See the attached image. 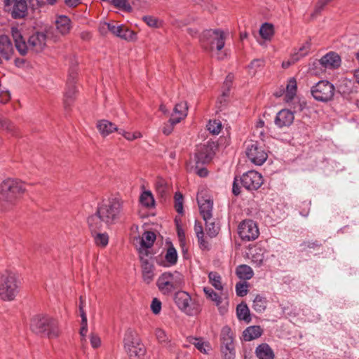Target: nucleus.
I'll return each instance as SVG.
<instances>
[{"label": "nucleus", "mask_w": 359, "mask_h": 359, "mask_svg": "<svg viewBox=\"0 0 359 359\" xmlns=\"http://www.w3.org/2000/svg\"><path fill=\"white\" fill-rule=\"evenodd\" d=\"M14 49L13 43L7 35L0 36V55L6 60L11 59Z\"/></svg>", "instance_id": "obj_19"}, {"label": "nucleus", "mask_w": 359, "mask_h": 359, "mask_svg": "<svg viewBox=\"0 0 359 359\" xmlns=\"http://www.w3.org/2000/svg\"><path fill=\"white\" fill-rule=\"evenodd\" d=\"M142 137V133L139 131L134 133L127 132V133L124 134V137L128 141H133L136 139L141 138Z\"/></svg>", "instance_id": "obj_60"}, {"label": "nucleus", "mask_w": 359, "mask_h": 359, "mask_svg": "<svg viewBox=\"0 0 359 359\" xmlns=\"http://www.w3.org/2000/svg\"><path fill=\"white\" fill-rule=\"evenodd\" d=\"M142 278L145 283H150L154 276V265L147 259L141 258Z\"/></svg>", "instance_id": "obj_23"}, {"label": "nucleus", "mask_w": 359, "mask_h": 359, "mask_svg": "<svg viewBox=\"0 0 359 359\" xmlns=\"http://www.w3.org/2000/svg\"><path fill=\"white\" fill-rule=\"evenodd\" d=\"M155 241V233L152 231H146L141 238V248L145 249L149 248L153 245Z\"/></svg>", "instance_id": "obj_38"}, {"label": "nucleus", "mask_w": 359, "mask_h": 359, "mask_svg": "<svg viewBox=\"0 0 359 359\" xmlns=\"http://www.w3.org/2000/svg\"><path fill=\"white\" fill-rule=\"evenodd\" d=\"M28 43L35 51H42L45 48V33L37 32L32 35L28 40Z\"/></svg>", "instance_id": "obj_22"}, {"label": "nucleus", "mask_w": 359, "mask_h": 359, "mask_svg": "<svg viewBox=\"0 0 359 359\" xmlns=\"http://www.w3.org/2000/svg\"><path fill=\"white\" fill-rule=\"evenodd\" d=\"M194 231H195L196 237L204 236L203 226L200 222H198L197 221L195 222Z\"/></svg>", "instance_id": "obj_63"}, {"label": "nucleus", "mask_w": 359, "mask_h": 359, "mask_svg": "<svg viewBox=\"0 0 359 359\" xmlns=\"http://www.w3.org/2000/svg\"><path fill=\"white\" fill-rule=\"evenodd\" d=\"M265 250L259 246L250 249L251 260L257 266L262 265L264 259Z\"/></svg>", "instance_id": "obj_29"}, {"label": "nucleus", "mask_w": 359, "mask_h": 359, "mask_svg": "<svg viewBox=\"0 0 359 359\" xmlns=\"http://www.w3.org/2000/svg\"><path fill=\"white\" fill-rule=\"evenodd\" d=\"M91 231L92 236L93 237L95 245L100 248H104L109 243V236L107 233H100L98 231Z\"/></svg>", "instance_id": "obj_32"}, {"label": "nucleus", "mask_w": 359, "mask_h": 359, "mask_svg": "<svg viewBox=\"0 0 359 359\" xmlns=\"http://www.w3.org/2000/svg\"><path fill=\"white\" fill-rule=\"evenodd\" d=\"M311 48V43L309 41H306L304 44H302L297 52L294 53L292 55L291 60H292V62L294 63L299 60H300L302 57L306 56L308 55L309 50Z\"/></svg>", "instance_id": "obj_36"}, {"label": "nucleus", "mask_w": 359, "mask_h": 359, "mask_svg": "<svg viewBox=\"0 0 359 359\" xmlns=\"http://www.w3.org/2000/svg\"><path fill=\"white\" fill-rule=\"evenodd\" d=\"M42 3V0H4V6L9 11L11 6L13 4L11 16L14 19L25 18L27 15L29 8L37 9L41 6Z\"/></svg>", "instance_id": "obj_6"}, {"label": "nucleus", "mask_w": 359, "mask_h": 359, "mask_svg": "<svg viewBox=\"0 0 359 359\" xmlns=\"http://www.w3.org/2000/svg\"><path fill=\"white\" fill-rule=\"evenodd\" d=\"M175 208L179 214L183 213V196L180 192L175 194Z\"/></svg>", "instance_id": "obj_52"}, {"label": "nucleus", "mask_w": 359, "mask_h": 359, "mask_svg": "<svg viewBox=\"0 0 359 359\" xmlns=\"http://www.w3.org/2000/svg\"><path fill=\"white\" fill-rule=\"evenodd\" d=\"M197 202L199 207L200 214L203 220L212 217L213 201L203 193H199L197 196Z\"/></svg>", "instance_id": "obj_15"}, {"label": "nucleus", "mask_w": 359, "mask_h": 359, "mask_svg": "<svg viewBox=\"0 0 359 359\" xmlns=\"http://www.w3.org/2000/svg\"><path fill=\"white\" fill-rule=\"evenodd\" d=\"M0 128L8 132L14 133L15 126L7 119L0 117Z\"/></svg>", "instance_id": "obj_56"}, {"label": "nucleus", "mask_w": 359, "mask_h": 359, "mask_svg": "<svg viewBox=\"0 0 359 359\" xmlns=\"http://www.w3.org/2000/svg\"><path fill=\"white\" fill-rule=\"evenodd\" d=\"M189 342L193 344L201 352L207 353L205 348V344L201 339L195 337H190Z\"/></svg>", "instance_id": "obj_54"}, {"label": "nucleus", "mask_w": 359, "mask_h": 359, "mask_svg": "<svg viewBox=\"0 0 359 359\" xmlns=\"http://www.w3.org/2000/svg\"><path fill=\"white\" fill-rule=\"evenodd\" d=\"M340 56L334 53L330 52L319 60V64L325 69H334L341 65Z\"/></svg>", "instance_id": "obj_17"}, {"label": "nucleus", "mask_w": 359, "mask_h": 359, "mask_svg": "<svg viewBox=\"0 0 359 359\" xmlns=\"http://www.w3.org/2000/svg\"><path fill=\"white\" fill-rule=\"evenodd\" d=\"M222 359H235V348H228L221 349Z\"/></svg>", "instance_id": "obj_55"}, {"label": "nucleus", "mask_w": 359, "mask_h": 359, "mask_svg": "<svg viewBox=\"0 0 359 359\" xmlns=\"http://www.w3.org/2000/svg\"><path fill=\"white\" fill-rule=\"evenodd\" d=\"M255 355L259 359H274V352L266 343L259 344L255 349Z\"/></svg>", "instance_id": "obj_26"}, {"label": "nucleus", "mask_w": 359, "mask_h": 359, "mask_svg": "<svg viewBox=\"0 0 359 359\" xmlns=\"http://www.w3.org/2000/svg\"><path fill=\"white\" fill-rule=\"evenodd\" d=\"M209 283L217 290H223L221 276L215 271H211L208 273Z\"/></svg>", "instance_id": "obj_39"}, {"label": "nucleus", "mask_w": 359, "mask_h": 359, "mask_svg": "<svg viewBox=\"0 0 359 359\" xmlns=\"http://www.w3.org/2000/svg\"><path fill=\"white\" fill-rule=\"evenodd\" d=\"M332 1V0H318L315 7V13L317 14L320 13L325 6Z\"/></svg>", "instance_id": "obj_59"}, {"label": "nucleus", "mask_w": 359, "mask_h": 359, "mask_svg": "<svg viewBox=\"0 0 359 359\" xmlns=\"http://www.w3.org/2000/svg\"><path fill=\"white\" fill-rule=\"evenodd\" d=\"M140 201L142 205L147 208L154 205V198L150 191H144L140 196Z\"/></svg>", "instance_id": "obj_44"}, {"label": "nucleus", "mask_w": 359, "mask_h": 359, "mask_svg": "<svg viewBox=\"0 0 359 359\" xmlns=\"http://www.w3.org/2000/svg\"><path fill=\"white\" fill-rule=\"evenodd\" d=\"M297 93V81L294 78H291L287 84L285 89V101L290 102L293 100Z\"/></svg>", "instance_id": "obj_30"}, {"label": "nucleus", "mask_w": 359, "mask_h": 359, "mask_svg": "<svg viewBox=\"0 0 359 359\" xmlns=\"http://www.w3.org/2000/svg\"><path fill=\"white\" fill-rule=\"evenodd\" d=\"M293 112L288 109L280 110L276 116L275 124L280 128L290 126L294 121Z\"/></svg>", "instance_id": "obj_18"}, {"label": "nucleus", "mask_w": 359, "mask_h": 359, "mask_svg": "<svg viewBox=\"0 0 359 359\" xmlns=\"http://www.w3.org/2000/svg\"><path fill=\"white\" fill-rule=\"evenodd\" d=\"M236 316L238 320H244L246 323L251 321L250 310L245 303H241L236 307Z\"/></svg>", "instance_id": "obj_31"}, {"label": "nucleus", "mask_w": 359, "mask_h": 359, "mask_svg": "<svg viewBox=\"0 0 359 359\" xmlns=\"http://www.w3.org/2000/svg\"><path fill=\"white\" fill-rule=\"evenodd\" d=\"M30 329L36 334H43L45 332V318L43 315H36L31 320Z\"/></svg>", "instance_id": "obj_25"}, {"label": "nucleus", "mask_w": 359, "mask_h": 359, "mask_svg": "<svg viewBox=\"0 0 359 359\" xmlns=\"http://www.w3.org/2000/svg\"><path fill=\"white\" fill-rule=\"evenodd\" d=\"M217 149V145L214 142L208 141L207 143L198 145L195 153V161L197 166L199 164H205L211 161Z\"/></svg>", "instance_id": "obj_12"}, {"label": "nucleus", "mask_w": 359, "mask_h": 359, "mask_svg": "<svg viewBox=\"0 0 359 359\" xmlns=\"http://www.w3.org/2000/svg\"><path fill=\"white\" fill-rule=\"evenodd\" d=\"M81 327L80 330V334L85 337L87 332H88V323H87V316L85 311L82 310V307L81 306Z\"/></svg>", "instance_id": "obj_53"}, {"label": "nucleus", "mask_w": 359, "mask_h": 359, "mask_svg": "<svg viewBox=\"0 0 359 359\" xmlns=\"http://www.w3.org/2000/svg\"><path fill=\"white\" fill-rule=\"evenodd\" d=\"M245 146L246 155L252 163L261 165L266 161L268 155L261 143L250 140L245 142Z\"/></svg>", "instance_id": "obj_10"}, {"label": "nucleus", "mask_w": 359, "mask_h": 359, "mask_svg": "<svg viewBox=\"0 0 359 359\" xmlns=\"http://www.w3.org/2000/svg\"><path fill=\"white\" fill-rule=\"evenodd\" d=\"M177 232L180 244L183 246L185 244V233L178 224H177Z\"/></svg>", "instance_id": "obj_62"}, {"label": "nucleus", "mask_w": 359, "mask_h": 359, "mask_svg": "<svg viewBox=\"0 0 359 359\" xmlns=\"http://www.w3.org/2000/svg\"><path fill=\"white\" fill-rule=\"evenodd\" d=\"M262 334V330L260 326L253 325L247 327L243 333L245 341H252L259 338Z\"/></svg>", "instance_id": "obj_28"}, {"label": "nucleus", "mask_w": 359, "mask_h": 359, "mask_svg": "<svg viewBox=\"0 0 359 359\" xmlns=\"http://www.w3.org/2000/svg\"><path fill=\"white\" fill-rule=\"evenodd\" d=\"M123 343L124 349L130 359H145L146 348L144 346L134 341L131 332L126 334Z\"/></svg>", "instance_id": "obj_11"}, {"label": "nucleus", "mask_w": 359, "mask_h": 359, "mask_svg": "<svg viewBox=\"0 0 359 359\" xmlns=\"http://www.w3.org/2000/svg\"><path fill=\"white\" fill-rule=\"evenodd\" d=\"M236 273L240 279L250 280L254 275L252 268L246 264L237 266Z\"/></svg>", "instance_id": "obj_33"}, {"label": "nucleus", "mask_w": 359, "mask_h": 359, "mask_svg": "<svg viewBox=\"0 0 359 359\" xmlns=\"http://www.w3.org/2000/svg\"><path fill=\"white\" fill-rule=\"evenodd\" d=\"M178 123H180L179 118H175V116H171L168 122L165 123L163 127L162 131L163 134L166 135H170L173 130L174 126Z\"/></svg>", "instance_id": "obj_48"}, {"label": "nucleus", "mask_w": 359, "mask_h": 359, "mask_svg": "<svg viewBox=\"0 0 359 359\" xmlns=\"http://www.w3.org/2000/svg\"><path fill=\"white\" fill-rule=\"evenodd\" d=\"M25 190L22 182L7 179L1 185V199L13 203Z\"/></svg>", "instance_id": "obj_7"}, {"label": "nucleus", "mask_w": 359, "mask_h": 359, "mask_svg": "<svg viewBox=\"0 0 359 359\" xmlns=\"http://www.w3.org/2000/svg\"><path fill=\"white\" fill-rule=\"evenodd\" d=\"M175 302L178 308L188 316H196L201 311L200 304L184 291L177 292Z\"/></svg>", "instance_id": "obj_8"}, {"label": "nucleus", "mask_w": 359, "mask_h": 359, "mask_svg": "<svg viewBox=\"0 0 359 359\" xmlns=\"http://www.w3.org/2000/svg\"><path fill=\"white\" fill-rule=\"evenodd\" d=\"M97 128L103 137L108 136L113 132L118 130V128L114 123L106 119L97 121Z\"/></svg>", "instance_id": "obj_24"}, {"label": "nucleus", "mask_w": 359, "mask_h": 359, "mask_svg": "<svg viewBox=\"0 0 359 359\" xmlns=\"http://www.w3.org/2000/svg\"><path fill=\"white\" fill-rule=\"evenodd\" d=\"M155 335L158 341L161 344L168 345L170 341L165 330L161 328L156 329Z\"/></svg>", "instance_id": "obj_47"}, {"label": "nucleus", "mask_w": 359, "mask_h": 359, "mask_svg": "<svg viewBox=\"0 0 359 359\" xmlns=\"http://www.w3.org/2000/svg\"><path fill=\"white\" fill-rule=\"evenodd\" d=\"M11 35L17 50L21 55H25L27 53L28 46L20 31L17 27H13L11 28Z\"/></svg>", "instance_id": "obj_20"}, {"label": "nucleus", "mask_w": 359, "mask_h": 359, "mask_svg": "<svg viewBox=\"0 0 359 359\" xmlns=\"http://www.w3.org/2000/svg\"><path fill=\"white\" fill-rule=\"evenodd\" d=\"M335 88L334 85L328 81L322 80L318 81L311 88V93L313 97L321 102H328L331 101L334 95Z\"/></svg>", "instance_id": "obj_9"}, {"label": "nucleus", "mask_w": 359, "mask_h": 359, "mask_svg": "<svg viewBox=\"0 0 359 359\" xmlns=\"http://www.w3.org/2000/svg\"><path fill=\"white\" fill-rule=\"evenodd\" d=\"M111 33L113 35L128 41H133L137 39L135 33L124 25H116L111 23Z\"/></svg>", "instance_id": "obj_16"}, {"label": "nucleus", "mask_w": 359, "mask_h": 359, "mask_svg": "<svg viewBox=\"0 0 359 359\" xmlns=\"http://www.w3.org/2000/svg\"><path fill=\"white\" fill-rule=\"evenodd\" d=\"M226 35L227 33L219 29H206L201 34L199 41L205 50L220 51L224 47Z\"/></svg>", "instance_id": "obj_3"}, {"label": "nucleus", "mask_w": 359, "mask_h": 359, "mask_svg": "<svg viewBox=\"0 0 359 359\" xmlns=\"http://www.w3.org/2000/svg\"><path fill=\"white\" fill-rule=\"evenodd\" d=\"M264 65V62L261 59H255L253 60L248 66L249 72L252 75H255L258 70V69L263 67Z\"/></svg>", "instance_id": "obj_50"}, {"label": "nucleus", "mask_w": 359, "mask_h": 359, "mask_svg": "<svg viewBox=\"0 0 359 359\" xmlns=\"http://www.w3.org/2000/svg\"><path fill=\"white\" fill-rule=\"evenodd\" d=\"M259 34L265 40L271 39L273 35V27L271 24L265 22L259 29Z\"/></svg>", "instance_id": "obj_42"}, {"label": "nucleus", "mask_w": 359, "mask_h": 359, "mask_svg": "<svg viewBox=\"0 0 359 359\" xmlns=\"http://www.w3.org/2000/svg\"><path fill=\"white\" fill-rule=\"evenodd\" d=\"M234 334L229 326L222 327L220 334L221 349L235 348Z\"/></svg>", "instance_id": "obj_21"}, {"label": "nucleus", "mask_w": 359, "mask_h": 359, "mask_svg": "<svg viewBox=\"0 0 359 359\" xmlns=\"http://www.w3.org/2000/svg\"><path fill=\"white\" fill-rule=\"evenodd\" d=\"M111 23L110 22H100L99 25V32L102 36H105L109 32H111Z\"/></svg>", "instance_id": "obj_58"}, {"label": "nucleus", "mask_w": 359, "mask_h": 359, "mask_svg": "<svg viewBox=\"0 0 359 359\" xmlns=\"http://www.w3.org/2000/svg\"><path fill=\"white\" fill-rule=\"evenodd\" d=\"M113 5L124 11L130 12L132 7L128 0H112Z\"/></svg>", "instance_id": "obj_49"}, {"label": "nucleus", "mask_w": 359, "mask_h": 359, "mask_svg": "<svg viewBox=\"0 0 359 359\" xmlns=\"http://www.w3.org/2000/svg\"><path fill=\"white\" fill-rule=\"evenodd\" d=\"M311 48V43L309 41H306L304 44H302L297 52L294 53L292 55L291 60H292V62L294 63L299 60H300L302 57L306 56L308 55L309 50Z\"/></svg>", "instance_id": "obj_37"}, {"label": "nucleus", "mask_w": 359, "mask_h": 359, "mask_svg": "<svg viewBox=\"0 0 359 359\" xmlns=\"http://www.w3.org/2000/svg\"><path fill=\"white\" fill-rule=\"evenodd\" d=\"M143 20L148 25L149 27H156L158 26V20L156 18L147 15L143 17Z\"/></svg>", "instance_id": "obj_61"}, {"label": "nucleus", "mask_w": 359, "mask_h": 359, "mask_svg": "<svg viewBox=\"0 0 359 359\" xmlns=\"http://www.w3.org/2000/svg\"><path fill=\"white\" fill-rule=\"evenodd\" d=\"M187 104L185 102H181L175 104L173 113L171 116H175V118H179V122L187 116Z\"/></svg>", "instance_id": "obj_35"}, {"label": "nucleus", "mask_w": 359, "mask_h": 359, "mask_svg": "<svg viewBox=\"0 0 359 359\" xmlns=\"http://www.w3.org/2000/svg\"><path fill=\"white\" fill-rule=\"evenodd\" d=\"M240 181L243 187L248 191L257 190L263 184L262 175L255 170H250L244 173L241 176Z\"/></svg>", "instance_id": "obj_14"}, {"label": "nucleus", "mask_w": 359, "mask_h": 359, "mask_svg": "<svg viewBox=\"0 0 359 359\" xmlns=\"http://www.w3.org/2000/svg\"><path fill=\"white\" fill-rule=\"evenodd\" d=\"M77 64V61H72L69 69L63 96V104L66 111H70L72 109V106L74 103L79 93L78 87L76 86L78 75L76 69Z\"/></svg>", "instance_id": "obj_4"}, {"label": "nucleus", "mask_w": 359, "mask_h": 359, "mask_svg": "<svg viewBox=\"0 0 359 359\" xmlns=\"http://www.w3.org/2000/svg\"><path fill=\"white\" fill-rule=\"evenodd\" d=\"M151 310L155 315H158L160 313L161 310V302L157 298H154L152 300L151 304Z\"/></svg>", "instance_id": "obj_57"}, {"label": "nucleus", "mask_w": 359, "mask_h": 359, "mask_svg": "<svg viewBox=\"0 0 359 359\" xmlns=\"http://www.w3.org/2000/svg\"><path fill=\"white\" fill-rule=\"evenodd\" d=\"M266 299L259 294H257L254 301L252 308L257 312H263L266 308Z\"/></svg>", "instance_id": "obj_40"}, {"label": "nucleus", "mask_w": 359, "mask_h": 359, "mask_svg": "<svg viewBox=\"0 0 359 359\" xmlns=\"http://www.w3.org/2000/svg\"><path fill=\"white\" fill-rule=\"evenodd\" d=\"M56 28L62 35L68 34L71 29V20L66 15H60L55 20Z\"/></svg>", "instance_id": "obj_27"}, {"label": "nucleus", "mask_w": 359, "mask_h": 359, "mask_svg": "<svg viewBox=\"0 0 359 359\" xmlns=\"http://www.w3.org/2000/svg\"><path fill=\"white\" fill-rule=\"evenodd\" d=\"M238 233L243 241H250L258 238L259 230L255 222L251 219H245L238 225Z\"/></svg>", "instance_id": "obj_13"}, {"label": "nucleus", "mask_w": 359, "mask_h": 359, "mask_svg": "<svg viewBox=\"0 0 359 359\" xmlns=\"http://www.w3.org/2000/svg\"><path fill=\"white\" fill-rule=\"evenodd\" d=\"M222 128V123L219 120L213 119L210 120L207 124L208 130L212 135H218Z\"/></svg>", "instance_id": "obj_45"}, {"label": "nucleus", "mask_w": 359, "mask_h": 359, "mask_svg": "<svg viewBox=\"0 0 359 359\" xmlns=\"http://www.w3.org/2000/svg\"><path fill=\"white\" fill-rule=\"evenodd\" d=\"M203 291L207 297L214 302L217 306H219L222 302V297L218 293L215 292L212 288L204 287Z\"/></svg>", "instance_id": "obj_46"}, {"label": "nucleus", "mask_w": 359, "mask_h": 359, "mask_svg": "<svg viewBox=\"0 0 359 359\" xmlns=\"http://www.w3.org/2000/svg\"><path fill=\"white\" fill-rule=\"evenodd\" d=\"M58 323L51 319L46 322V336L50 339L57 338L60 334Z\"/></svg>", "instance_id": "obj_34"}, {"label": "nucleus", "mask_w": 359, "mask_h": 359, "mask_svg": "<svg viewBox=\"0 0 359 359\" xmlns=\"http://www.w3.org/2000/svg\"><path fill=\"white\" fill-rule=\"evenodd\" d=\"M177 252L176 249L173 247V245H170L166 251L165 259V261L168 263L169 266L175 265L177 262Z\"/></svg>", "instance_id": "obj_41"}, {"label": "nucleus", "mask_w": 359, "mask_h": 359, "mask_svg": "<svg viewBox=\"0 0 359 359\" xmlns=\"http://www.w3.org/2000/svg\"><path fill=\"white\" fill-rule=\"evenodd\" d=\"M205 223V231L207 234L210 237L213 238L217 236L219 231V227L215 225L214 222V219L212 217L211 219H207V220H204Z\"/></svg>", "instance_id": "obj_43"}, {"label": "nucleus", "mask_w": 359, "mask_h": 359, "mask_svg": "<svg viewBox=\"0 0 359 359\" xmlns=\"http://www.w3.org/2000/svg\"><path fill=\"white\" fill-rule=\"evenodd\" d=\"M182 280V274L177 271L165 272L158 277L156 285L163 294L170 295L181 287Z\"/></svg>", "instance_id": "obj_5"}, {"label": "nucleus", "mask_w": 359, "mask_h": 359, "mask_svg": "<svg viewBox=\"0 0 359 359\" xmlns=\"http://www.w3.org/2000/svg\"><path fill=\"white\" fill-rule=\"evenodd\" d=\"M233 79V76L231 74H229L226 76V80L224 82L223 88H225L224 90L229 91Z\"/></svg>", "instance_id": "obj_64"}, {"label": "nucleus", "mask_w": 359, "mask_h": 359, "mask_svg": "<svg viewBox=\"0 0 359 359\" xmlns=\"http://www.w3.org/2000/svg\"><path fill=\"white\" fill-rule=\"evenodd\" d=\"M248 283L247 282H239L236 285V293L238 297H244L248 292Z\"/></svg>", "instance_id": "obj_51"}, {"label": "nucleus", "mask_w": 359, "mask_h": 359, "mask_svg": "<svg viewBox=\"0 0 359 359\" xmlns=\"http://www.w3.org/2000/svg\"><path fill=\"white\" fill-rule=\"evenodd\" d=\"M123 211V201L120 196H111L98 203L96 212L88 217V224L93 231H100L103 225L116 224Z\"/></svg>", "instance_id": "obj_1"}, {"label": "nucleus", "mask_w": 359, "mask_h": 359, "mask_svg": "<svg viewBox=\"0 0 359 359\" xmlns=\"http://www.w3.org/2000/svg\"><path fill=\"white\" fill-rule=\"evenodd\" d=\"M20 286L18 273L5 270L0 274V299L4 302L14 301L20 292Z\"/></svg>", "instance_id": "obj_2"}]
</instances>
